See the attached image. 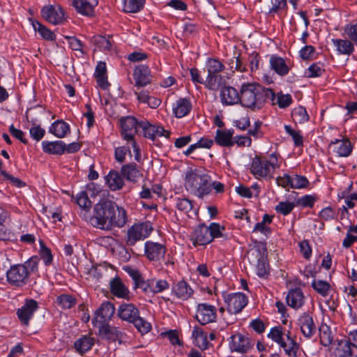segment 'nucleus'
<instances>
[{
	"instance_id": "22",
	"label": "nucleus",
	"mask_w": 357,
	"mask_h": 357,
	"mask_svg": "<svg viewBox=\"0 0 357 357\" xmlns=\"http://www.w3.org/2000/svg\"><path fill=\"white\" fill-rule=\"evenodd\" d=\"M151 72L147 66L139 65L137 66L133 73V77L135 81V85L142 87L151 82Z\"/></svg>"
},
{
	"instance_id": "61",
	"label": "nucleus",
	"mask_w": 357,
	"mask_h": 357,
	"mask_svg": "<svg viewBox=\"0 0 357 357\" xmlns=\"http://www.w3.org/2000/svg\"><path fill=\"white\" fill-rule=\"evenodd\" d=\"M272 6L269 9L270 14L278 13L284 9L287 6V0H271Z\"/></svg>"
},
{
	"instance_id": "38",
	"label": "nucleus",
	"mask_w": 357,
	"mask_h": 357,
	"mask_svg": "<svg viewBox=\"0 0 357 357\" xmlns=\"http://www.w3.org/2000/svg\"><path fill=\"white\" fill-rule=\"evenodd\" d=\"M93 344V338L84 335L75 341L74 347L77 352L84 354L90 350Z\"/></svg>"
},
{
	"instance_id": "56",
	"label": "nucleus",
	"mask_w": 357,
	"mask_h": 357,
	"mask_svg": "<svg viewBox=\"0 0 357 357\" xmlns=\"http://www.w3.org/2000/svg\"><path fill=\"white\" fill-rule=\"evenodd\" d=\"M317 197L315 195H306L298 199L297 204L302 207H312Z\"/></svg>"
},
{
	"instance_id": "40",
	"label": "nucleus",
	"mask_w": 357,
	"mask_h": 357,
	"mask_svg": "<svg viewBox=\"0 0 357 357\" xmlns=\"http://www.w3.org/2000/svg\"><path fill=\"white\" fill-rule=\"evenodd\" d=\"M332 41L340 54L349 55L354 52V45L349 40L333 39Z\"/></svg>"
},
{
	"instance_id": "7",
	"label": "nucleus",
	"mask_w": 357,
	"mask_h": 357,
	"mask_svg": "<svg viewBox=\"0 0 357 357\" xmlns=\"http://www.w3.org/2000/svg\"><path fill=\"white\" fill-rule=\"evenodd\" d=\"M152 231V224L149 221L135 223L128 229L125 242L127 245L133 246L137 242L147 238Z\"/></svg>"
},
{
	"instance_id": "50",
	"label": "nucleus",
	"mask_w": 357,
	"mask_h": 357,
	"mask_svg": "<svg viewBox=\"0 0 357 357\" xmlns=\"http://www.w3.org/2000/svg\"><path fill=\"white\" fill-rule=\"evenodd\" d=\"M308 185L309 181L305 176L298 174H295L291 176V188H305Z\"/></svg>"
},
{
	"instance_id": "10",
	"label": "nucleus",
	"mask_w": 357,
	"mask_h": 357,
	"mask_svg": "<svg viewBox=\"0 0 357 357\" xmlns=\"http://www.w3.org/2000/svg\"><path fill=\"white\" fill-rule=\"evenodd\" d=\"M254 341L248 336L238 333L229 337V346L232 352L246 354L254 347Z\"/></svg>"
},
{
	"instance_id": "57",
	"label": "nucleus",
	"mask_w": 357,
	"mask_h": 357,
	"mask_svg": "<svg viewBox=\"0 0 357 357\" xmlns=\"http://www.w3.org/2000/svg\"><path fill=\"white\" fill-rule=\"evenodd\" d=\"M252 254L256 253V257L259 260H263V259H266L267 255V249L265 244L258 243L255 245L254 248L252 250Z\"/></svg>"
},
{
	"instance_id": "58",
	"label": "nucleus",
	"mask_w": 357,
	"mask_h": 357,
	"mask_svg": "<svg viewBox=\"0 0 357 357\" xmlns=\"http://www.w3.org/2000/svg\"><path fill=\"white\" fill-rule=\"evenodd\" d=\"M210 229V234H211L212 240L215 238L222 237L223 231L225 230V227H221L219 224L213 222L208 227Z\"/></svg>"
},
{
	"instance_id": "51",
	"label": "nucleus",
	"mask_w": 357,
	"mask_h": 357,
	"mask_svg": "<svg viewBox=\"0 0 357 357\" xmlns=\"http://www.w3.org/2000/svg\"><path fill=\"white\" fill-rule=\"evenodd\" d=\"M208 74H220L224 69L223 64L217 59H209L206 64Z\"/></svg>"
},
{
	"instance_id": "45",
	"label": "nucleus",
	"mask_w": 357,
	"mask_h": 357,
	"mask_svg": "<svg viewBox=\"0 0 357 357\" xmlns=\"http://www.w3.org/2000/svg\"><path fill=\"white\" fill-rule=\"evenodd\" d=\"M273 104H277L280 108H286L292 102V98L290 94H283L278 93L277 96L275 95V99Z\"/></svg>"
},
{
	"instance_id": "31",
	"label": "nucleus",
	"mask_w": 357,
	"mask_h": 357,
	"mask_svg": "<svg viewBox=\"0 0 357 357\" xmlns=\"http://www.w3.org/2000/svg\"><path fill=\"white\" fill-rule=\"evenodd\" d=\"M43 150L45 153L54 155H61L65 152L66 144L62 141L42 142Z\"/></svg>"
},
{
	"instance_id": "33",
	"label": "nucleus",
	"mask_w": 357,
	"mask_h": 357,
	"mask_svg": "<svg viewBox=\"0 0 357 357\" xmlns=\"http://www.w3.org/2000/svg\"><path fill=\"white\" fill-rule=\"evenodd\" d=\"M192 105L190 101L186 98L178 99L173 107V112L178 118L186 116L191 110Z\"/></svg>"
},
{
	"instance_id": "27",
	"label": "nucleus",
	"mask_w": 357,
	"mask_h": 357,
	"mask_svg": "<svg viewBox=\"0 0 357 357\" xmlns=\"http://www.w3.org/2000/svg\"><path fill=\"white\" fill-rule=\"evenodd\" d=\"M172 291L179 299L183 301L188 300L193 294L192 288L183 280L175 284L172 287Z\"/></svg>"
},
{
	"instance_id": "9",
	"label": "nucleus",
	"mask_w": 357,
	"mask_h": 357,
	"mask_svg": "<svg viewBox=\"0 0 357 357\" xmlns=\"http://www.w3.org/2000/svg\"><path fill=\"white\" fill-rule=\"evenodd\" d=\"M43 18L54 25L63 24L67 22L66 14L60 5H47L40 11Z\"/></svg>"
},
{
	"instance_id": "19",
	"label": "nucleus",
	"mask_w": 357,
	"mask_h": 357,
	"mask_svg": "<svg viewBox=\"0 0 357 357\" xmlns=\"http://www.w3.org/2000/svg\"><path fill=\"white\" fill-rule=\"evenodd\" d=\"M76 11L84 16L93 15L94 8L98 4V0H70Z\"/></svg>"
},
{
	"instance_id": "42",
	"label": "nucleus",
	"mask_w": 357,
	"mask_h": 357,
	"mask_svg": "<svg viewBox=\"0 0 357 357\" xmlns=\"http://www.w3.org/2000/svg\"><path fill=\"white\" fill-rule=\"evenodd\" d=\"M319 337L321 344L325 347L328 346L333 341L331 329L326 324H321L319 327Z\"/></svg>"
},
{
	"instance_id": "11",
	"label": "nucleus",
	"mask_w": 357,
	"mask_h": 357,
	"mask_svg": "<svg viewBox=\"0 0 357 357\" xmlns=\"http://www.w3.org/2000/svg\"><path fill=\"white\" fill-rule=\"evenodd\" d=\"M224 300L227 310L231 314L240 312L248 303V299L243 293L229 294L225 296Z\"/></svg>"
},
{
	"instance_id": "17",
	"label": "nucleus",
	"mask_w": 357,
	"mask_h": 357,
	"mask_svg": "<svg viewBox=\"0 0 357 357\" xmlns=\"http://www.w3.org/2000/svg\"><path fill=\"white\" fill-rule=\"evenodd\" d=\"M211 234L208 227L202 225H199L192 232L191 240L195 245H204L212 241Z\"/></svg>"
},
{
	"instance_id": "8",
	"label": "nucleus",
	"mask_w": 357,
	"mask_h": 357,
	"mask_svg": "<svg viewBox=\"0 0 357 357\" xmlns=\"http://www.w3.org/2000/svg\"><path fill=\"white\" fill-rule=\"evenodd\" d=\"M139 122L132 116H126L121 120V136L124 139L132 142V147L134 151L137 152L139 151V148L134 140V137L135 133L139 132L141 129L139 128Z\"/></svg>"
},
{
	"instance_id": "28",
	"label": "nucleus",
	"mask_w": 357,
	"mask_h": 357,
	"mask_svg": "<svg viewBox=\"0 0 357 357\" xmlns=\"http://www.w3.org/2000/svg\"><path fill=\"white\" fill-rule=\"evenodd\" d=\"M333 150L340 157H347L352 151V146L350 141L336 139L331 144Z\"/></svg>"
},
{
	"instance_id": "64",
	"label": "nucleus",
	"mask_w": 357,
	"mask_h": 357,
	"mask_svg": "<svg viewBox=\"0 0 357 357\" xmlns=\"http://www.w3.org/2000/svg\"><path fill=\"white\" fill-rule=\"evenodd\" d=\"M344 33L353 41H357V23L353 25H347L344 28Z\"/></svg>"
},
{
	"instance_id": "6",
	"label": "nucleus",
	"mask_w": 357,
	"mask_h": 357,
	"mask_svg": "<svg viewBox=\"0 0 357 357\" xmlns=\"http://www.w3.org/2000/svg\"><path fill=\"white\" fill-rule=\"evenodd\" d=\"M115 206V203L110 200L99 202L93 208V215L90 219L91 224L94 227L107 231Z\"/></svg>"
},
{
	"instance_id": "26",
	"label": "nucleus",
	"mask_w": 357,
	"mask_h": 357,
	"mask_svg": "<svg viewBox=\"0 0 357 357\" xmlns=\"http://www.w3.org/2000/svg\"><path fill=\"white\" fill-rule=\"evenodd\" d=\"M287 302L294 309L302 307L305 303V298L301 289L296 288L290 290L287 296Z\"/></svg>"
},
{
	"instance_id": "4",
	"label": "nucleus",
	"mask_w": 357,
	"mask_h": 357,
	"mask_svg": "<svg viewBox=\"0 0 357 357\" xmlns=\"http://www.w3.org/2000/svg\"><path fill=\"white\" fill-rule=\"evenodd\" d=\"M211 178L197 169L188 171L185 176V188L190 194L203 199L211 192Z\"/></svg>"
},
{
	"instance_id": "32",
	"label": "nucleus",
	"mask_w": 357,
	"mask_h": 357,
	"mask_svg": "<svg viewBox=\"0 0 357 357\" xmlns=\"http://www.w3.org/2000/svg\"><path fill=\"white\" fill-rule=\"evenodd\" d=\"M106 183L111 190H120L124 185V181L120 174L112 170L105 177Z\"/></svg>"
},
{
	"instance_id": "41",
	"label": "nucleus",
	"mask_w": 357,
	"mask_h": 357,
	"mask_svg": "<svg viewBox=\"0 0 357 357\" xmlns=\"http://www.w3.org/2000/svg\"><path fill=\"white\" fill-rule=\"evenodd\" d=\"M145 0H124L123 11L128 13H136L144 6Z\"/></svg>"
},
{
	"instance_id": "49",
	"label": "nucleus",
	"mask_w": 357,
	"mask_h": 357,
	"mask_svg": "<svg viewBox=\"0 0 357 357\" xmlns=\"http://www.w3.org/2000/svg\"><path fill=\"white\" fill-rule=\"evenodd\" d=\"M222 77L220 74H208L205 86L211 90H216L221 82Z\"/></svg>"
},
{
	"instance_id": "30",
	"label": "nucleus",
	"mask_w": 357,
	"mask_h": 357,
	"mask_svg": "<svg viewBox=\"0 0 357 357\" xmlns=\"http://www.w3.org/2000/svg\"><path fill=\"white\" fill-rule=\"evenodd\" d=\"M270 65L272 70L281 76L289 73V68L286 64L284 59L276 55H272L270 58Z\"/></svg>"
},
{
	"instance_id": "37",
	"label": "nucleus",
	"mask_w": 357,
	"mask_h": 357,
	"mask_svg": "<svg viewBox=\"0 0 357 357\" xmlns=\"http://www.w3.org/2000/svg\"><path fill=\"white\" fill-rule=\"evenodd\" d=\"M32 25L36 31L38 32L40 36L49 41H54L56 40V35L47 26L42 24L38 21H33Z\"/></svg>"
},
{
	"instance_id": "16",
	"label": "nucleus",
	"mask_w": 357,
	"mask_h": 357,
	"mask_svg": "<svg viewBox=\"0 0 357 357\" xmlns=\"http://www.w3.org/2000/svg\"><path fill=\"white\" fill-rule=\"evenodd\" d=\"M298 325L303 335L307 338L312 337L317 331L312 316L310 313H303L298 319Z\"/></svg>"
},
{
	"instance_id": "46",
	"label": "nucleus",
	"mask_w": 357,
	"mask_h": 357,
	"mask_svg": "<svg viewBox=\"0 0 357 357\" xmlns=\"http://www.w3.org/2000/svg\"><path fill=\"white\" fill-rule=\"evenodd\" d=\"M313 289L322 296H326L328 294L330 284L324 280H314L312 283Z\"/></svg>"
},
{
	"instance_id": "13",
	"label": "nucleus",
	"mask_w": 357,
	"mask_h": 357,
	"mask_svg": "<svg viewBox=\"0 0 357 357\" xmlns=\"http://www.w3.org/2000/svg\"><path fill=\"white\" fill-rule=\"evenodd\" d=\"M195 318L202 325L212 323L216 319V308L207 303L198 304Z\"/></svg>"
},
{
	"instance_id": "62",
	"label": "nucleus",
	"mask_w": 357,
	"mask_h": 357,
	"mask_svg": "<svg viewBox=\"0 0 357 357\" xmlns=\"http://www.w3.org/2000/svg\"><path fill=\"white\" fill-rule=\"evenodd\" d=\"M1 176H3V178L5 180L9 181L11 184H13V185H15L17 188H22V187L25 186V185H26L25 183L23 182L22 180L9 174L5 170H1Z\"/></svg>"
},
{
	"instance_id": "53",
	"label": "nucleus",
	"mask_w": 357,
	"mask_h": 357,
	"mask_svg": "<svg viewBox=\"0 0 357 357\" xmlns=\"http://www.w3.org/2000/svg\"><path fill=\"white\" fill-rule=\"evenodd\" d=\"M284 129L293 139L295 146H299L303 145V136L301 131H296L291 128L290 126H285Z\"/></svg>"
},
{
	"instance_id": "12",
	"label": "nucleus",
	"mask_w": 357,
	"mask_h": 357,
	"mask_svg": "<svg viewBox=\"0 0 357 357\" xmlns=\"http://www.w3.org/2000/svg\"><path fill=\"white\" fill-rule=\"evenodd\" d=\"M139 128H141L143 135L151 140H155V138L159 137H165L169 138L170 136V132L165 130L162 126L159 125L151 124L147 121H140L139 123Z\"/></svg>"
},
{
	"instance_id": "47",
	"label": "nucleus",
	"mask_w": 357,
	"mask_h": 357,
	"mask_svg": "<svg viewBox=\"0 0 357 357\" xmlns=\"http://www.w3.org/2000/svg\"><path fill=\"white\" fill-rule=\"evenodd\" d=\"M58 303L64 309H70L76 304V299L71 295L62 294L57 298Z\"/></svg>"
},
{
	"instance_id": "18",
	"label": "nucleus",
	"mask_w": 357,
	"mask_h": 357,
	"mask_svg": "<svg viewBox=\"0 0 357 357\" xmlns=\"http://www.w3.org/2000/svg\"><path fill=\"white\" fill-rule=\"evenodd\" d=\"M128 222L126 211L123 207L115 206L114 210L112 213L108 228L107 231H110L114 227L122 228Z\"/></svg>"
},
{
	"instance_id": "29",
	"label": "nucleus",
	"mask_w": 357,
	"mask_h": 357,
	"mask_svg": "<svg viewBox=\"0 0 357 357\" xmlns=\"http://www.w3.org/2000/svg\"><path fill=\"white\" fill-rule=\"evenodd\" d=\"M333 354L335 357H351V344L347 340H337Z\"/></svg>"
},
{
	"instance_id": "25",
	"label": "nucleus",
	"mask_w": 357,
	"mask_h": 357,
	"mask_svg": "<svg viewBox=\"0 0 357 357\" xmlns=\"http://www.w3.org/2000/svg\"><path fill=\"white\" fill-rule=\"evenodd\" d=\"M234 130H217L215 142L217 144L224 147H231L234 146L233 142Z\"/></svg>"
},
{
	"instance_id": "34",
	"label": "nucleus",
	"mask_w": 357,
	"mask_h": 357,
	"mask_svg": "<svg viewBox=\"0 0 357 357\" xmlns=\"http://www.w3.org/2000/svg\"><path fill=\"white\" fill-rule=\"evenodd\" d=\"M121 174L125 178L132 182H136L142 176V173L135 163L123 165L121 167Z\"/></svg>"
},
{
	"instance_id": "63",
	"label": "nucleus",
	"mask_w": 357,
	"mask_h": 357,
	"mask_svg": "<svg viewBox=\"0 0 357 357\" xmlns=\"http://www.w3.org/2000/svg\"><path fill=\"white\" fill-rule=\"evenodd\" d=\"M128 152H130V149L126 146H119L116 148L114 151L116 160L120 163L123 162Z\"/></svg>"
},
{
	"instance_id": "44",
	"label": "nucleus",
	"mask_w": 357,
	"mask_h": 357,
	"mask_svg": "<svg viewBox=\"0 0 357 357\" xmlns=\"http://www.w3.org/2000/svg\"><path fill=\"white\" fill-rule=\"evenodd\" d=\"M131 324H132L142 334H146L151 329V324L139 315Z\"/></svg>"
},
{
	"instance_id": "59",
	"label": "nucleus",
	"mask_w": 357,
	"mask_h": 357,
	"mask_svg": "<svg viewBox=\"0 0 357 357\" xmlns=\"http://www.w3.org/2000/svg\"><path fill=\"white\" fill-rule=\"evenodd\" d=\"M324 70L319 63H313L307 69V77H317L322 75Z\"/></svg>"
},
{
	"instance_id": "60",
	"label": "nucleus",
	"mask_w": 357,
	"mask_h": 357,
	"mask_svg": "<svg viewBox=\"0 0 357 357\" xmlns=\"http://www.w3.org/2000/svg\"><path fill=\"white\" fill-rule=\"evenodd\" d=\"M95 43L103 50H109L112 47V44L109 40L104 36H98L94 38Z\"/></svg>"
},
{
	"instance_id": "5",
	"label": "nucleus",
	"mask_w": 357,
	"mask_h": 357,
	"mask_svg": "<svg viewBox=\"0 0 357 357\" xmlns=\"http://www.w3.org/2000/svg\"><path fill=\"white\" fill-rule=\"evenodd\" d=\"M125 270L134 282V289H140L145 293L159 294L170 287L166 280L152 278L145 280L138 270L131 267H126Z\"/></svg>"
},
{
	"instance_id": "39",
	"label": "nucleus",
	"mask_w": 357,
	"mask_h": 357,
	"mask_svg": "<svg viewBox=\"0 0 357 357\" xmlns=\"http://www.w3.org/2000/svg\"><path fill=\"white\" fill-rule=\"evenodd\" d=\"M289 333L288 332L287 335V342L284 340L280 346L284 349L286 354L289 356L296 357V354L299 349V344L293 338L290 337Z\"/></svg>"
},
{
	"instance_id": "20",
	"label": "nucleus",
	"mask_w": 357,
	"mask_h": 357,
	"mask_svg": "<svg viewBox=\"0 0 357 357\" xmlns=\"http://www.w3.org/2000/svg\"><path fill=\"white\" fill-rule=\"evenodd\" d=\"M117 315L123 321L132 323L139 315L138 308L132 303H123L119 305Z\"/></svg>"
},
{
	"instance_id": "15",
	"label": "nucleus",
	"mask_w": 357,
	"mask_h": 357,
	"mask_svg": "<svg viewBox=\"0 0 357 357\" xmlns=\"http://www.w3.org/2000/svg\"><path fill=\"white\" fill-rule=\"evenodd\" d=\"M145 255L150 261H160L164 258L166 248L164 245L153 241H147L144 245Z\"/></svg>"
},
{
	"instance_id": "1",
	"label": "nucleus",
	"mask_w": 357,
	"mask_h": 357,
	"mask_svg": "<svg viewBox=\"0 0 357 357\" xmlns=\"http://www.w3.org/2000/svg\"><path fill=\"white\" fill-rule=\"evenodd\" d=\"M275 93L256 83L243 84L240 89V103L252 111L261 109L267 100H273Z\"/></svg>"
},
{
	"instance_id": "21",
	"label": "nucleus",
	"mask_w": 357,
	"mask_h": 357,
	"mask_svg": "<svg viewBox=\"0 0 357 357\" xmlns=\"http://www.w3.org/2000/svg\"><path fill=\"white\" fill-rule=\"evenodd\" d=\"M114 311L115 308L112 303L107 301L103 303L96 311L93 323L104 324L113 316Z\"/></svg>"
},
{
	"instance_id": "54",
	"label": "nucleus",
	"mask_w": 357,
	"mask_h": 357,
	"mask_svg": "<svg viewBox=\"0 0 357 357\" xmlns=\"http://www.w3.org/2000/svg\"><path fill=\"white\" fill-rule=\"evenodd\" d=\"M77 203L82 208L89 209L91 206L88 193L86 191L80 192L77 196Z\"/></svg>"
},
{
	"instance_id": "48",
	"label": "nucleus",
	"mask_w": 357,
	"mask_h": 357,
	"mask_svg": "<svg viewBox=\"0 0 357 357\" xmlns=\"http://www.w3.org/2000/svg\"><path fill=\"white\" fill-rule=\"evenodd\" d=\"M176 207L180 211L188 214L192 210L193 206L191 200L187 198H177L176 200Z\"/></svg>"
},
{
	"instance_id": "55",
	"label": "nucleus",
	"mask_w": 357,
	"mask_h": 357,
	"mask_svg": "<svg viewBox=\"0 0 357 357\" xmlns=\"http://www.w3.org/2000/svg\"><path fill=\"white\" fill-rule=\"evenodd\" d=\"M283 335L284 333L282 328L280 327H275L271 330L268 337L280 345L284 341Z\"/></svg>"
},
{
	"instance_id": "35",
	"label": "nucleus",
	"mask_w": 357,
	"mask_h": 357,
	"mask_svg": "<svg viewBox=\"0 0 357 357\" xmlns=\"http://www.w3.org/2000/svg\"><path fill=\"white\" fill-rule=\"evenodd\" d=\"M192 337L194 342L197 347L201 349H206L208 342L207 340V335L199 326H195L192 331Z\"/></svg>"
},
{
	"instance_id": "43",
	"label": "nucleus",
	"mask_w": 357,
	"mask_h": 357,
	"mask_svg": "<svg viewBox=\"0 0 357 357\" xmlns=\"http://www.w3.org/2000/svg\"><path fill=\"white\" fill-rule=\"evenodd\" d=\"M291 116L296 123H303L309 120V116L305 107L298 106L295 107Z\"/></svg>"
},
{
	"instance_id": "14",
	"label": "nucleus",
	"mask_w": 357,
	"mask_h": 357,
	"mask_svg": "<svg viewBox=\"0 0 357 357\" xmlns=\"http://www.w3.org/2000/svg\"><path fill=\"white\" fill-rule=\"evenodd\" d=\"M38 302L33 299H28L22 307L17 311V315L21 323L28 326L29 320L33 317L34 312L38 310Z\"/></svg>"
},
{
	"instance_id": "23",
	"label": "nucleus",
	"mask_w": 357,
	"mask_h": 357,
	"mask_svg": "<svg viewBox=\"0 0 357 357\" xmlns=\"http://www.w3.org/2000/svg\"><path fill=\"white\" fill-rule=\"evenodd\" d=\"M221 102L225 105H233L240 102V93L231 86H224L220 92Z\"/></svg>"
},
{
	"instance_id": "36",
	"label": "nucleus",
	"mask_w": 357,
	"mask_h": 357,
	"mask_svg": "<svg viewBox=\"0 0 357 357\" xmlns=\"http://www.w3.org/2000/svg\"><path fill=\"white\" fill-rule=\"evenodd\" d=\"M70 131L68 123L61 120H57L50 128V132L59 138H63Z\"/></svg>"
},
{
	"instance_id": "2",
	"label": "nucleus",
	"mask_w": 357,
	"mask_h": 357,
	"mask_svg": "<svg viewBox=\"0 0 357 357\" xmlns=\"http://www.w3.org/2000/svg\"><path fill=\"white\" fill-rule=\"evenodd\" d=\"M279 156L275 152L268 155H256L250 165V172L257 179L268 181L273 178L275 169L280 167Z\"/></svg>"
},
{
	"instance_id": "3",
	"label": "nucleus",
	"mask_w": 357,
	"mask_h": 357,
	"mask_svg": "<svg viewBox=\"0 0 357 357\" xmlns=\"http://www.w3.org/2000/svg\"><path fill=\"white\" fill-rule=\"evenodd\" d=\"M38 259L32 257L24 264H15L6 271L7 282L11 286L22 287L26 285L31 273L38 271Z\"/></svg>"
},
{
	"instance_id": "24",
	"label": "nucleus",
	"mask_w": 357,
	"mask_h": 357,
	"mask_svg": "<svg viewBox=\"0 0 357 357\" xmlns=\"http://www.w3.org/2000/svg\"><path fill=\"white\" fill-rule=\"evenodd\" d=\"M109 284L111 292L114 296L127 300L130 298V291L119 278L112 279Z\"/></svg>"
},
{
	"instance_id": "52",
	"label": "nucleus",
	"mask_w": 357,
	"mask_h": 357,
	"mask_svg": "<svg viewBox=\"0 0 357 357\" xmlns=\"http://www.w3.org/2000/svg\"><path fill=\"white\" fill-rule=\"evenodd\" d=\"M295 207V204L290 202H280L275 206V209L277 213L283 215L289 214Z\"/></svg>"
}]
</instances>
